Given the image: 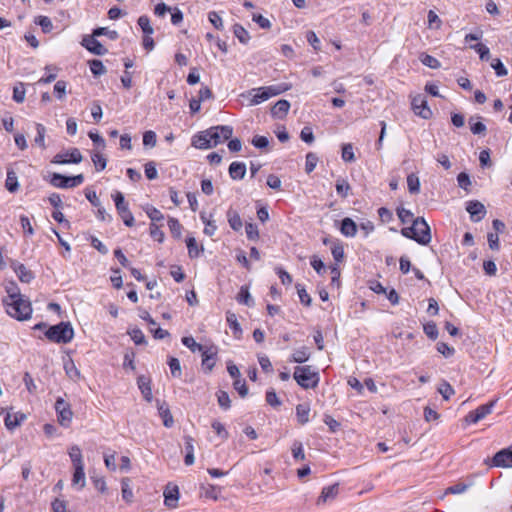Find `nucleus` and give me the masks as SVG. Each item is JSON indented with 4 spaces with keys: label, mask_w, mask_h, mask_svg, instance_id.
I'll list each match as a JSON object with an SVG mask.
<instances>
[{
    "label": "nucleus",
    "mask_w": 512,
    "mask_h": 512,
    "mask_svg": "<svg viewBox=\"0 0 512 512\" xmlns=\"http://www.w3.org/2000/svg\"><path fill=\"white\" fill-rule=\"evenodd\" d=\"M232 134L233 128L229 125L210 127L194 135V147L199 149L215 147L222 141L230 139Z\"/></svg>",
    "instance_id": "obj_1"
},
{
    "label": "nucleus",
    "mask_w": 512,
    "mask_h": 512,
    "mask_svg": "<svg viewBox=\"0 0 512 512\" xmlns=\"http://www.w3.org/2000/svg\"><path fill=\"white\" fill-rule=\"evenodd\" d=\"M401 234L415 240L421 245H427L431 241L430 227L423 218H416L410 227L401 230Z\"/></svg>",
    "instance_id": "obj_2"
},
{
    "label": "nucleus",
    "mask_w": 512,
    "mask_h": 512,
    "mask_svg": "<svg viewBox=\"0 0 512 512\" xmlns=\"http://www.w3.org/2000/svg\"><path fill=\"white\" fill-rule=\"evenodd\" d=\"M290 89V86L281 83L276 85L264 86L259 88H254L248 91L247 95L251 96L250 105H258L264 101H267L273 96L280 95L281 93Z\"/></svg>",
    "instance_id": "obj_3"
},
{
    "label": "nucleus",
    "mask_w": 512,
    "mask_h": 512,
    "mask_svg": "<svg viewBox=\"0 0 512 512\" xmlns=\"http://www.w3.org/2000/svg\"><path fill=\"white\" fill-rule=\"evenodd\" d=\"M7 313L17 320H27L32 314L31 303L23 298H15L11 296V301L3 299Z\"/></svg>",
    "instance_id": "obj_4"
},
{
    "label": "nucleus",
    "mask_w": 512,
    "mask_h": 512,
    "mask_svg": "<svg viewBox=\"0 0 512 512\" xmlns=\"http://www.w3.org/2000/svg\"><path fill=\"white\" fill-rule=\"evenodd\" d=\"M293 378L303 389H314L320 381L319 373L309 365L295 367Z\"/></svg>",
    "instance_id": "obj_5"
},
{
    "label": "nucleus",
    "mask_w": 512,
    "mask_h": 512,
    "mask_svg": "<svg viewBox=\"0 0 512 512\" xmlns=\"http://www.w3.org/2000/svg\"><path fill=\"white\" fill-rule=\"evenodd\" d=\"M45 336L51 342L67 344L74 337V329L70 322H60L50 326L45 331Z\"/></svg>",
    "instance_id": "obj_6"
},
{
    "label": "nucleus",
    "mask_w": 512,
    "mask_h": 512,
    "mask_svg": "<svg viewBox=\"0 0 512 512\" xmlns=\"http://www.w3.org/2000/svg\"><path fill=\"white\" fill-rule=\"evenodd\" d=\"M198 350L201 353L202 362L201 367L205 373H210L217 362L218 347L216 345H206L197 343L194 340V351Z\"/></svg>",
    "instance_id": "obj_7"
},
{
    "label": "nucleus",
    "mask_w": 512,
    "mask_h": 512,
    "mask_svg": "<svg viewBox=\"0 0 512 512\" xmlns=\"http://www.w3.org/2000/svg\"><path fill=\"white\" fill-rule=\"evenodd\" d=\"M83 181L84 176L82 174H78L75 176H64L62 174L53 173L49 179L51 185L60 189L75 188L78 185L82 184Z\"/></svg>",
    "instance_id": "obj_8"
},
{
    "label": "nucleus",
    "mask_w": 512,
    "mask_h": 512,
    "mask_svg": "<svg viewBox=\"0 0 512 512\" xmlns=\"http://www.w3.org/2000/svg\"><path fill=\"white\" fill-rule=\"evenodd\" d=\"M411 108L417 116L425 120L432 117V110L428 106L426 96L423 94H417L412 97Z\"/></svg>",
    "instance_id": "obj_9"
},
{
    "label": "nucleus",
    "mask_w": 512,
    "mask_h": 512,
    "mask_svg": "<svg viewBox=\"0 0 512 512\" xmlns=\"http://www.w3.org/2000/svg\"><path fill=\"white\" fill-rule=\"evenodd\" d=\"M114 202L119 216L123 220L124 224L128 227L134 225V217L129 210L128 203L125 201L123 194H116Z\"/></svg>",
    "instance_id": "obj_10"
},
{
    "label": "nucleus",
    "mask_w": 512,
    "mask_h": 512,
    "mask_svg": "<svg viewBox=\"0 0 512 512\" xmlns=\"http://www.w3.org/2000/svg\"><path fill=\"white\" fill-rule=\"evenodd\" d=\"M55 410L59 423L64 427H68L73 416L70 404L63 398H58L55 402Z\"/></svg>",
    "instance_id": "obj_11"
},
{
    "label": "nucleus",
    "mask_w": 512,
    "mask_h": 512,
    "mask_svg": "<svg viewBox=\"0 0 512 512\" xmlns=\"http://www.w3.org/2000/svg\"><path fill=\"white\" fill-rule=\"evenodd\" d=\"M498 398L491 400L490 402L480 405L474 411L469 412L466 416V421L472 424L479 422L484 419L487 415L492 413L494 406L496 405Z\"/></svg>",
    "instance_id": "obj_12"
},
{
    "label": "nucleus",
    "mask_w": 512,
    "mask_h": 512,
    "mask_svg": "<svg viewBox=\"0 0 512 512\" xmlns=\"http://www.w3.org/2000/svg\"><path fill=\"white\" fill-rule=\"evenodd\" d=\"M82 154L77 148H72L69 151L58 153L54 156L52 162L55 164H68L80 163L82 161Z\"/></svg>",
    "instance_id": "obj_13"
},
{
    "label": "nucleus",
    "mask_w": 512,
    "mask_h": 512,
    "mask_svg": "<svg viewBox=\"0 0 512 512\" xmlns=\"http://www.w3.org/2000/svg\"><path fill=\"white\" fill-rule=\"evenodd\" d=\"M164 504L172 509L177 506L179 500V489L177 485L168 483L163 492Z\"/></svg>",
    "instance_id": "obj_14"
},
{
    "label": "nucleus",
    "mask_w": 512,
    "mask_h": 512,
    "mask_svg": "<svg viewBox=\"0 0 512 512\" xmlns=\"http://www.w3.org/2000/svg\"><path fill=\"white\" fill-rule=\"evenodd\" d=\"M466 210L473 222H479L486 215L485 206L477 200L467 202Z\"/></svg>",
    "instance_id": "obj_15"
},
{
    "label": "nucleus",
    "mask_w": 512,
    "mask_h": 512,
    "mask_svg": "<svg viewBox=\"0 0 512 512\" xmlns=\"http://www.w3.org/2000/svg\"><path fill=\"white\" fill-rule=\"evenodd\" d=\"M95 37L96 36H93V34L91 36L84 37L81 42L82 46L95 55H105L108 50L97 39H95Z\"/></svg>",
    "instance_id": "obj_16"
},
{
    "label": "nucleus",
    "mask_w": 512,
    "mask_h": 512,
    "mask_svg": "<svg viewBox=\"0 0 512 512\" xmlns=\"http://www.w3.org/2000/svg\"><path fill=\"white\" fill-rule=\"evenodd\" d=\"M493 465L496 467H512V449H502L493 457Z\"/></svg>",
    "instance_id": "obj_17"
},
{
    "label": "nucleus",
    "mask_w": 512,
    "mask_h": 512,
    "mask_svg": "<svg viewBox=\"0 0 512 512\" xmlns=\"http://www.w3.org/2000/svg\"><path fill=\"white\" fill-rule=\"evenodd\" d=\"M339 492V485L333 484L322 489L320 496L318 497L317 504L325 503L329 500L336 498Z\"/></svg>",
    "instance_id": "obj_18"
},
{
    "label": "nucleus",
    "mask_w": 512,
    "mask_h": 512,
    "mask_svg": "<svg viewBox=\"0 0 512 512\" xmlns=\"http://www.w3.org/2000/svg\"><path fill=\"white\" fill-rule=\"evenodd\" d=\"M138 387L144 397V399L148 402L152 401V388L149 378L141 375L137 379Z\"/></svg>",
    "instance_id": "obj_19"
},
{
    "label": "nucleus",
    "mask_w": 512,
    "mask_h": 512,
    "mask_svg": "<svg viewBox=\"0 0 512 512\" xmlns=\"http://www.w3.org/2000/svg\"><path fill=\"white\" fill-rule=\"evenodd\" d=\"M25 419H26V416L24 414H22V413L12 414L10 412H7L6 416L4 418V423H5V426H6V428L8 430H14Z\"/></svg>",
    "instance_id": "obj_20"
},
{
    "label": "nucleus",
    "mask_w": 512,
    "mask_h": 512,
    "mask_svg": "<svg viewBox=\"0 0 512 512\" xmlns=\"http://www.w3.org/2000/svg\"><path fill=\"white\" fill-rule=\"evenodd\" d=\"M290 109V103L287 100H279L271 108V114L275 118L282 119Z\"/></svg>",
    "instance_id": "obj_21"
},
{
    "label": "nucleus",
    "mask_w": 512,
    "mask_h": 512,
    "mask_svg": "<svg viewBox=\"0 0 512 512\" xmlns=\"http://www.w3.org/2000/svg\"><path fill=\"white\" fill-rule=\"evenodd\" d=\"M246 165L243 162H232L229 166V175L234 180H240L245 176Z\"/></svg>",
    "instance_id": "obj_22"
},
{
    "label": "nucleus",
    "mask_w": 512,
    "mask_h": 512,
    "mask_svg": "<svg viewBox=\"0 0 512 512\" xmlns=\"http://www.w3.org/2000/svg\"><path fill=\"white\" fill-rule=\"evenodd\" d=\"M64 370L66 375L73 381H78L81 377L80 371L76 367L74 361L71 358H67L63 362Z\"/></svg>",
    "instance_id": "obj_23"
},
{
    "label": "nucleus",
    "mask_w": 512,
    "mask_h": 512,
    "mask_svg": "<svg viewBox=\"0 0 512 512\" xmlns=\"http://www.w3.org/2000/svg\"><path fill=\"white\" fill-rule=\"evenodd\" d=\"M72 485L78 486V489L81 490L86 485L85 480V472H84V465H79L74 467V473L72 477Z\"/></svg>",
    "instance_id": "obj_24"
},
{
    "label": "nucleus",
    "mask_w": 512,
    "mask_h": 512,
    "mask_svg": "<svg viewBox=\"0 0 512 512\" xmlns=\"http://www.w3.org/2000/svg\"><path fill=\"white\" fill-rule=\"evenodd\" d=\"M340 231L346 237H354L357 233V225L351 218H344L341 221Z\"/></svg>",
    "instance_id": "obj_25"
},
{
    "label": "nucleus",
    "mask_w": 512,
    "mask_h": 512,
    "mask_svg": "<svg viewBox=\"0 0 512 512\" xmlns=\"http://www.w3.org/2000/svg\"><path fill=\"white\" fill-rule=\"evenodd\" d=\"M227 220H228L230 227L234 231H240L242 229V226H243L242 220L240 218L239 213L235 209L230 208L227 211Z\"/></svg>",
    "instance_id": "obj_26"
},
{
    "label": "nucleus",
    "mask_w": 512,
    "mask_h": 512,
    "mask_svg": "<svg viewBox=\"0 0 512 512\" xmlns=\"http://www.w3.org/2000/svg\"><path fill=\"white\" fill-rule=\"evenodd\" d=\"M310 406L306 403L298 404L296 406V417L297 421L304 425L309 421Z\"/></svg>",
    "instance_id": "obj_27"
},
{
    "label": "nucleus",
    "mask_w": 512,
    "mask_h": 512,
    "mask_svg": "<svg viewBox=\"0 0 512 512\" xmlns=\"http://www.w3.org/2000/svg\"><path fill=\"white\" fill-rule=\"evenodd\" d=\"M158 403V412H159V415L161 416V418L163 419V424L165 427L169 428L173 425V417L169 411V408L168 406L165 404V403H160L159 401H157Z\"/></svg>",
    "instance_id": "obj_28"
},
{
    "label": "nucleus",
    "mask_w": 512,
    "mask_h": 512,
    "mask_svg": "<svg viewBox=\"0 0 512 512\" xmlns=\"http://www.w3.org/2000/svg\"><path fill=\"white\" fill-rule=\"evenodd\" d=\"M68 454L72 461L73 467L84 465L82 452L79 446L73 445L69 448Z\"/></svg>",
    "instance_id": "obj_29"
},
{
    "label": "nucleus",
    "mask_w": 512,
    "mask_h": 512,
    "mask_svg": "<svg viewBox=\"0 0 512 512\" xmlns=\"http://www.w3.org/2000/svg\"><path fill=\"white\" fill-rule=\"evenodd\" d=\"M309 358L310 353L308 349L306 347H302L294 351V353L291 355L290 362L301 364L308 361Z\"/></svg>",
    "instance_id": "obj_30"
},
{
    "label": "nucleus",
    "mask_w": 512,
    "mask_h": 512,
    "mask_svg": "<svg viewBox=\"0 0 512 512\" xmlns=\"http://www.w3.org/2000/svg\"><path fill=\"white\" fill-rule=\"evenodd\" d=\"M15 272L21 282L29 283L33 278V273L28 270L23 264H19L15 267Z\"/></svg>",
    "instance_id": "obj_31"
},
{
    "label": "nucleus",
    "mask_w": 512,
    "mask_h": 512,
    "mask_svg": "<svg viewBox=\"0 0 512 512\" xmlns=\"http://www.w3.org/2000/svg\"><path fill=\"white\" fill-rule=\"evenodd\" d=\"M211 98H212L211 90L206 86L202 87L198 92V101H196L194 99V114L200 110V102L205 101L207 99H211Z\"/></svg>",
    "instance_id": "obj_32"
},
{
    "label": "nucleus",
    "mask_w": 512,
    "mask_h": 512,
    "mask_svg": "<svg viewBox=\"0 0 512 512\" xmlns=\"http://www.w3.org/2000/svg\"><path fill=\"white\" fill-rule=\"evenodd\" d=\"M18 178L14 170L8 169L7 170V178L5 181V187L8 191L13 192L18 189Z\"/></svg>",
    "instance_id": "obj_33"
},
{
    "label": "nucleus",
    "mask_w": 512,
    "mask_h": 512,
    "mask_svg": "<svg viewBox=\"0 0 512 512\" xmlns=\"http://www.w3.org/2000/svg\"><path fill=\"white\" fill-rule=\"evenodd\" d=\"M469 48L477 52L482 61H488L490 59V50L486 45L482 43L471 44Z\"/></svg>",
    "instance_id": "obj_34"
},
{
    "label": "nucleus",
    "mask_w": 512,
    "mask_h": 512,
    "mask_svg": "<svg viewBox=\"0 0 512 512\" xmlns=\"http://www.w3.org/2000/svg\"><path fill=\"white\" fill-rule=\"evenodd\" d=\"M233 33L235 37H237L238 40L243 44L248 43V41L250 40V35L248 31L240 24H235L233 26Z\"/></svg>",
    "instance_id": "obj_35"
},
{
    "label": "nucleus",
    "mask_w": 512,
    "mask_h": 512,
    "mask_svg": "<svg viewBox=\"0 0 512 512\" xmlns=\"http://www.w3.org/2000/svg\"><path fill=\"white\" fill-rule=\"evenodd\" d=\"M237 301L241 304H245L247 306H252L254 304V301L249 293L248 287L242 286L240 288V291L237 295Z\"/></svg>",
    "instance_id": "obj_36"
},
{
    "label": "nucleus",
    "mask_w": 512,
    "mask_h": 512,
    "mask_svg": "<svg viewBox=\"0 0 512 512\" xmlns=\"http://www.w3.org/2000/svg\"><path fill=\"white\" fill-rule=\"evenodd\" d=\"M200 497L217 500L218 493H217L216 487L213 485H208V486L201 485L200 486Z\"/></svg>",
    "instance_id": "obj_37"
},
{
    "label": "nucleus",
    "mask_w": 512,
    "mask_h": 512,
    "mask_svg": "<svg viewBox=\"0 0 512 512\" xmlns=\"http://www.w3.org/2000/svg\"><path fill=\"white\" fill-rule=\"evenodd\" d=\"M89 67L94 76H100L106 73V68L103 65L102 61L98 59H93L89 61Z\"/></svg>",
    "instance_id": "obj_38"
},
{
    "label": "nucleus",
    "mask_w": 512,
    "mask_h": 512,
    "mask_svg": "<svg viewBox=\"0 0 512 512\" xmlns=\"http://www.w3.org/2000/svg\"><path fill=\"white\" fill-rule=\"evenodd\" d=\"M420 61L423 65L432 69H438L441 66L438 59L426 53L420 55Z\"/></svg>",
    "instance_id": "obj_39"
},
{
    "label": "nucleus",
    "mask_w": 512,
    "mask_h": 512,
    "mask_svg": "<svg viewBox=\"0 0 512 512\" xmlns=\"http://www.w3.org/2000/svg\"><path fill=\"white\" fill-rule=\"evenodd\" d=\"M475 119H480V117H471L469 119L471 132L475 135L484 134L486 132V125L481 121L474 122Z\"/></svg>",
    "instance_id": "obj_40"
},
{
    "label": "nucleus",
    "mask_w": 512,
    "mask_h": 512,
    "mask_svg": "<svg viewBox=\"0 0 512 512\" xmlns=\"http://www.w3.org/2000/svg\"><path fill=\"white\" fill-rule=\"evenodd\" d=\"M293 458L296 461H302L305 459V453L303 449V445L300 441L295 440L291 447Z\"/></svg>",
    "instance_id": "obj_41"
},
{
    "label": "nucleus",
    "mask_w": 512,
    "mask_h": 512,
    "mask_svg": "<svg viewBox=\"0 0 512 512\" xmlns=\"http://www.w3.org/2000/svg\"><path fill=\"white\" fill-rule=\"evenodd\" d=\"M36 130H37V136L34 139L35 144L40 146L41 148H45V134H46V128L44 125L37 123L36 124Z\"/></svg>",
    "instance_id": "obj_42"
},
{
    "label": "nucleus",
    "mask_w": 512,
    "mask_h": 512,
    "mask_svg": "<svg viewBox=\"0 0 512 512\" xmlns=\"http://www.w3.org/2000/svg\"><path fill=\"white\" fill-rule=\"evenodd\" d=\"M217 401L219 406L224 410H228L231 407V400L226 391L220 390L217 392Z\"/></svg>",
    "instance_id": "obj_43"
},
{
    "label": "nucleus",
    "mask_w": 512,
    "mask_h": 512,
    "mask_svg": "<svg viewBox=\"0 0 512 512\" xmlns=\"http://www.w3.org/2000/svg\"><path fill=\"white\" fill-rule=\"evenodd\" d=\"M168 365L171 371V375L175 378H179L182 374L180 361L175 357H170L168 360Z\"/></svg>",
    "instance_id": "obj_44"
},
{
    "label": "nucleus",
    "mask_w": 512,
    "mask_h": 512,
    "mask_svg": "<svg viewBox=\"0 0 512 512\" xmlns=\"http://www.w3.org/2000/svg\"><path fill=\"white\" fill-rule=\"evenodd\" d=\"M317 163H318V156L313 152L307 153L306 161H305L306 173L310 174L315 169Z\"/></svg>",
    "instance_id": "obj_45"
},
{
    "label": "nucleus",
    "mask_w": 512,
    "mask_h": 512,
    "mask_svg": "<svg viewBox=\"0 0 512 512\" xmlns=\"http://www.w3.org/2000/svg\"><path fill=\"white\" fill-rule=\"evenodd\" d=\"M491 67L495 70L498 77H504L508 74V70L499 58L492 59Z\"/></svg>",
    "instance_id": "obj_46"
},
{
    "label": "nucleus",
    "mask_w": 512,
    "mask_h": 512,
    "mask_svg": "<svg viewBox=\"0 0 512 512\" xmlns=\"http://www.w3.org/2000/svg\"><path fill=\"white\" fill-rule=\"evenodd\" d=\"M92 162L97 171L104 170L106 168L107 160L106 158L99 152H94L92 154Z\"/></svg>",
    "instance_id": "obj_47"
},
{
    "label": "nucleus",
    "mask_w": 512,
    "mask_h": 512,
    "mask_svg": "<svg viewBox=\"0 0 512 512\" xmlns=\"http://www.w3.org/2000/svg\"><path fill=\"white\" fill-rule=\"evenodd\" d=\"M331 253L336 262H342L344 259V247L341 243L335 242L331 247Z\"/></svg>",
    "instance_id": "obj_48"
},
{
    "label": "nucleus",
    "mask_w": 512,
    "mask_h": 512,
    "mask_svg": "<svg viewBox=\"0 0 512 512\" xmlns=\"http://www.w3.org/2000/svg\"><path fill=\"white\" fill-rule=\"evenodd\" d=\"M341 157H342L343 161H345V162H354L355 161L353 146L351 143H347L342 146Z\"/></svg>",
    "instance_id": "obj_49"
},
{
    "label": "nucleus",
    "mask_w": 512,
    "mask_h": 512,
    "mask_svg": "<svg viewBox=\"0 0 512 512\" xmlns=\"http://www.w3.org/2000/svg\"><path fill=\"white\" fill-rule=\"evenodd\" d=\"M35 23L41 26L42 31L44 33L51 32V30L53 28L52 21L47 16H38L37 19L35 20Z\"/></svg>",
    "instance_id": "obj_50"
},
{
    "label": "nucleus",
    "mask_w": 512,
    "mask_h": 512,
    "mask_svg": "<svg viewBox=\"0 0 512 512\" xmlns=\"http://www.w3.org/2000/svg\"><path fill=\"white\" fill-rule=\"evenodd\" d=\"M424 333L431 340H436L438 337V328L434 322H428L423 326Z\"/></svg>",
    "instance_id": "obj_51"
},
{
    "label": "nucleus",
    "mask_w": 512,
    "mask_h": 512,
    "mask_svg": "<svg viewBox=\"0 0 512 512\" xmlns=\"http://www.w3.org/2000/svg\"><path fill=\"white\" fill-rule=\"evenodd\" d=\"M138 25L146 35L153 34L154 30L150 25V20L146 15H142L138 18Z\"/></svg>",
    "instance_id": "obj_52"
},
{
    "label": "nucleus",
    "mask_w": 512,
    "mask_h": 512,
    "mask_svg": "<svg viewBox=\"0 0 512 512\" xmlns=\"http://www.w3.org/2000/svg\"><path fill=\"white\" fill-rule=\"evenodd\" d=\"M130 480L128 478H124L121 482L122 485V497L126 502H131L133 498V492L129 486Z\"/></svg>",
    "instance_id": "obj_53"
},
{
    "label": "nucleus",
    "mask_w": 512,
    "mask_h": 512,
    "mask_svg": "<svg viewBox=\"0 0 512 512\" xmlns=\"http://www.w3.org/2000/svg\"><path fill=\"white\" fill-rule=\"evenodd\" d=\"M226 320L230 328L233 329L234 333L241 332L240 324L237 320V316L233 312H227Z\"/></svg>",
    "instance_id": "obj_54"
},
{
    "label": "nucleus",
    "mask_w": 512,
    "mask_h": 512,
    "mask_svg": "<svg viewBox=\"0 0 512 512\" xmlns=\"http://www.w3.org/2000/svg\"><path fill=\"white\" fill-rule=\"evenodd\" d=\"M296 289L301 303L304 304L305 306H310L312 300L310 295L305 290V288L300 284H297Z\"/></svg>",
    "instance_id": "obj_55"
},
{
    "label": "nucleus",
    "mask_w": 512,
    "mask_h": 512,
    "mask_svg": "<svg viewBox=\"0 0 512 512\" xmlns=\"http://www.w3.org/2000/svg\"><path fill=\"white\" fill-rule=\"evenodd\" d=\"M208 19L217 30H222L224 28L222 18L217 12H210L208 15Z\"/></svg>",
    "instance_id": "obj_56"
},
{
    "label": "nucleus",
    "mask_w": 512,
    "mask_h": 512,
    "mask_svg": "<svg viewBox=\"0 0 512 512\" xmlns=\"http://www.w3.org/2000/svg\"><path fill=\"white\" fill-rule=\"evenodd\" d=\"M310 263H311V266L313 267V269L319 275H322L326 272V267H325L323 261L320 258H318L316 255L312 256Z\"/></svg>",
    "instance_id": "obj_57"
},
{
    "label": "nucleus",
    "mask_w": 512,
    "mask_h": 512,
    "mask_svg": "<svg viewBox=\"0 0 512 512\" xmlns=\"http://www.w3.org/2000/svg\"><path fill=\"white\" fill-rule=\"evenodd\" d=\"M407 186L409 192H418L420 188L419 178L415 174H410L407 177Z\"/></svg>",
    "instance_id": "obj_58"
},
{
    "label": "nucleus",
    "mask_w": 512,
    "mask_h": 512,
    "mask_svg": "<svg viewBox=\"0 0 512 512\" xmlns=\"http://www.w3.org/2000/svg\"><path fill=\"white\" fill-rule=\"evenodd\" d=\"M67 83L63 80H59L54 85V92L56 97L62 100L66 95Z\"/></svg>",
    "instance_id": "obj_59"
},
{
    "label": "nucleus",
    "mask_w": 512,
    "mask_h": 512,
    "mask_svg": "<svg viewBox=\"0 0 512 512\" xmlns=\"http://www.w3.org/2000/svg\"><path fill=\"white\" fill-rule=\"evenodd\" d=\"M129 334L136 345L146 344L145 336L139 328L131 330Z\"/></svg>",
    "instance_id": "obj_60"
},
{
    "label": "nucleus",
    "mask_w": 512,
    "mask_h": 512,
    "mask_svg": "<svg viewBox=\"0 0 512 512\" xmlns=\"http://www.w3.org/2000/svg\"><path fill=\"white\" fill-rule=\"evenodd\" d=\"M437 351L445 357H451L455 353V349L445 342L437 343Z\"/></svg>",
    "instance_id": "obj_61"
},
{
    "label": "nucleus",
    "mask_w": 512,
    "mask_h": 512,
    "mask_svg": "<svg viewBox=\"0 0 512 512\" xmlns=\"http://www.w3.org/2000/svg\"><path fill=\"white\" fill-rule=\"evenodd\" d=\"M233 387L242 398H244L248 394V388L246 386L245 380L243 379L234 380Z\"/></svg>",
    "instance_id": "obj_62"
},
{
    "label": "nucleus",
    "mask_w": 512,
    "mask_h": 512,
    "mask_svg": "<svg viewBox=\"0 0 512 512\" xmlns=\"http://www.w3.org/2000/svg\"><path fill=\"white\" fill-rule=\"evenodd\" d=\"M438 391L445 400H448L454 394V389L448 382H443Z\"/></svg>",
    "instance_id": "obj_63"
},
{
    "label": "nucleus",
    "mask_w": 512,
    "mask_h": 512,
    "mask_svg": "<svg viewBox=\"0 0 512 512\" xmlns=\"http://www.w3.org/2000/svg\"><path fill=\"white\" fill-rule=\"evenodd\" d=\"M25 99V88L22 83L15 86L13 89V100L17 103H22Z\"/></svg>",
    "instance_id": "obj_64"
}]
</instances>
